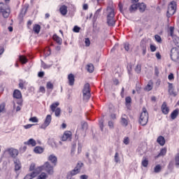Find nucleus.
Listing matches in <instances>:
<instances>
[{
  "label": "nucleus",
  "mask_w": 179,
  "mask_h": 179,
  "mask_svg": "<svg viewBox=\"0 0 179 179\" xmlns=\"http://www.w3.org/2000/svg\"><path fill=\"white\" fill-rule=\"evenodd\" d=\"M40 30H41V27L39 24H35L33 27V31L36 34H38L40 33Z\"/></svg>",
  "instance_id": "obj_24"
},
{
  "label": "nucleus",
  "mask_w": 179,
  "mask_h": 179,
  "mask_svg": "<svg viewBox=\"0 0 179 179\" xmlns=\"http://www.w3.org/2000/svg\"><path fill=\"white\" fill-rule=\"evenodd\" d=\"M157 142L161 146H164L166 143V139H164V137H163V136H159L157 139Z\"/></svg>",
  "instance_id": "obj_17"
},
{
  "label": "nucleus",
  "mask_w": 179,
  "mask_h": 179,
  "mask_svg": "<svg viewBox=\"0 0 179 179\" xmlns=\"http://www.w3.org/2000/svg\"><path fill=\"white\" fill-rule=\"evenodd\" d=\"M100 12H101V8H99V9H98V10L96 11V13H95V14H94V17L99 16V15H100Z\"/></svg>",
  "instance_id": "obj_57"
},
{
  "label": "nucleus",
  "mask_w": 179,
  "mask_h": 179,
  "mask_svg": "<svg viewBox=\"0 0 179 179\" xmlns=\"http://www.w3.org/2000/svg\"><path fill=\"white\" fill-rule=\"evenodd\" d=\"M173 38V41L175 44V45H176V47L179 48V37L178 36H174Z\"/></svg>",
  "instance_id": "obj_30"
},
{
  "label": "nucleus",
  "mask_w": 179,
  "mask_h": 179,
  "mask_svg": "<svg viewBox=\"0 0 179 179\" xmlns=\"http://www.w3.org/2000/svg\"><path fill=\"white\" fill-rule=\"evenodd\" d=\"M68 80L69 85L73 86V85H75V76L72 73L69 74Z\"/></svg>",
  "instance_id": "obj_14"
},
{
  "label": "nucleus",
  "mask_w": 179,
  "mask_h": 179,
  "mask_svg": "<svg viewBox=\"0 0 179 179\" xmlns=\"http://www.w3.org/2000/svg\"><path fill=\"white\" fill-rule=\"evenodd\" d=\"M85 44L86 47L90 46V39H89V38L85 39Z\"/></svg>",
  "instance_id": "obj_46"
},
{
  "label": "nucleus",
  "mask_w": 179,
  "mask_h": 179,
  "mask_svg": "<svg viewBox=\"0 0 179 179\" xmlns=\"http://www.w3.org/2000/svg\"><path fill=\"white\" fill-rule=\"evenodd\" d=\"M0 13L4 17H9V15H10V8H9V6L4 3H0Z\"/></svg>",
  "instance_id": "obj_2"
},
{
  "label": "nucleus",
  "mask_w": 179,
  "mask_h": 179,
  "mask_svg": "<svg viewBox=\"0 0 179 179\" xmlns=\"http://www.w3.org/2000/svg\"><path fill=\"white\" fill-rule=\"evenodd\" d=\"M87 178H89V176H87V175L80 176V179H87Z\"/></svg>",
  "instance_id": "obj_63"
},
{
  "label": "nucleus",
  "mask_w": 179,
  "mask_h": 179,
  "mask_svg": "<svg viewBox=\"0 0 179 179\" xmlns=\"http://www.w3.org/2000/svg\"><path fill=\"white\" fill-rule=\"evenodd\" d=\"M82 167H83V163L78 162L74 169L71 171V176H76V174H79V173H80V169H82Z\"/></svg>",
  "instance_id": "obj_9"
},
{
  "label": "nucleus",
  "mask_w": 179,
  "mask_h": 179,
  "mask_svg": "<svg viewBox=\"0 0 179 179\" xmlns=\"http://www.w3.org/2000/svg\"><path fill=\"white\" fill-rule=\"evenodd\" d=\"M87 70L90 72V73H92L94 71V66H93L92 64H87Z\"/></svg>",
  "instance_id": "obj_28"
},
{
  "label": "nucleus",
  "mask_w": 179,
  "mask_h": 179,
  "mask_svg": "<svg viewBox=\"0 0 179 179\" xmlns=\"http://www.w3.org/2000/svg\"><path fill=\"white\" fill-rule=\"evenodd\" d=\"M53 40H55V41H56V43H57V44H59V45H61V44H62V39L57 35L53 36Z\"/></svg>",
  "instance_id": "obj_26"
},
{
  "label": "nucleus",
  "mask_w": 179,
  "mask_h": 179,
  "mask_svg": "<svg viewBox=\"0 0 179 179\" xmlns=\"http://www.w3.org/2000/svg\"><path fill=\"white\" fill-rule=\"evenodd\" d=\"M125 117H127V115H122L121 122L122 125H124V127H127V125H128V120Z\"/></svg>",
  "instance_id": "obj_22"
},
{
  "label": "nucleus",
  "mask_w": 179,
  "mask_h": 179,
  "mask_svg": "<svg viewBox=\"0 0 179 179\" xmlns=\"http://www.w3.org/2000/svg\"><path fill=\"white\" fill-rule=\"evenodd\" d=\"M13 97L15 99H22V92L19 90H15L13 92Z\"/></svg>",
  "instance_id": "obj_18"
},
{
  "label": "nucleus",
  "mask_w": 179,
  "mask_h": 179,
  "mask_svg": "<svg viewBox=\"0 0 179 179\" xmlns=\"http://www.w3.org/2000/svg\"><path fill=\"white\" fill-rule=\"evenodd\" d=\"M166 153H167V149L166 148H162L157 155V157H159V156H164L166 155Z\"/></svg>",
  "instance_id": "obj_31"
},
{
  "label": "nucleus",
  "mask_w": 179,
  "mask_h": 179,
  "mask_svg": "<svg viewBox=\"0 0 179 179\" xmlns=\"http://www.w3.org/2000/svg\"><path fill=\"white\" fill-rule=\"evenodd\" d=\"M137 5L140 12H145V9H146V4H145L144 3H137Z\"/></svg>",
  "instance_id": "obj_23"
},
{
  "label": "nucleus",
  "mask_w": 179,
  "mask_h": 179,
  "mask_svg": "<svg viewBox=\"0 0 179 179\" xmlns=\"http://www.w3.org/2000/svg\"><path fill=\"white\" fill-rule=\"evenodd\" d=\"M149 164V161L148 159H145L142 161V166L143 167H146Z\"/></svg>",
  "instance_id": "obj_42"
},
{
  "label": "nucleus",
  "mask_w": 179,
  "mask_h": 179,
  "mask_svg": "<svg viewBox=\"0 0 179 179\" xmlns=\"http://www.w3.org/2000/svg\"><path fill=\"white\" fill-rule=\"evenodd\" d=\"M114 16H115V15L114 14V10L111 9L110 12L108 13L107 16V23L108 25L110 27L115 25V20H114Z\"/></svg>",
  "instance_id": "obj_7"
},
{
  "label": "nucleus",
  "mask_w": 179,
  "mask_h": 179,
  "mask_svg": "<svg viewBox=\"0 0 179 179\" xmlns=\"http://www.w3.org/2000/svg\"><path fill=\"white\" fill-rule=\"evenodd\" d=\"M82 152V145L80 143H78V155L80 154Z\"/></svg>",
  "instance_id": "obj_56"
},
{
  "label": "nucleus",
  "mask_w": 179,
  "mask_h": 179,
  "mask_svg": "<svg viewBox=\"0 0 179 179\" xmlns=\"http://www.w3.org/2000/svg\"><path fill=\"white\" fill-rule=\"evenodd\" d=\"M38 76L39 78H43L44 76V72L43 71H40L38 73Z\"/></svg>",
  "instance_id": "obj_61"
},
{
  "label": "nucleus",
  "mask_w": 179,
  "mask_h": 179,
  "mask_svg": "<svg viewBox=\"0 0 179 179\" xmlns=\"http://www.w3.org/2000/svg\"><path fill=\"white\" fill-rule=\"evenodd\" d=\"M20 61L22 64H26L27 62V58L24 56H20Z\"/></svg>",
  "instance_id": "obj_35"
},
{
  "label": "nucleus",
  "mask_w": 179,
  "mask_h": 179,
  "mask_svg": "<svg viewBox=\"0 0 179 179\" xmlns=\"http://www.w3.org/2000/svg\"><path fill=\"white\" fill-rule=\"evenodd\" d=\"M49 162H51L54 166H57V162H58V158L54 155H50L48 157Z\"/></svg>",
  "instance_id": "obj_12"
},
{
  "label": "nucleus",
  "mask_w": 179,
  "mask_h": 179,
  "mask_svg": "<svg viewBox=\"0 0 179 179\" xmlns=\"http://www.w3.org/2000/svg\"><path fill=\"white\" fill-rule=\"evenodd\" d=\"M175 164L176 167H179V153H178L175 157Z\"/></svg>",
  "instance_id": "obj_32"
},
{
  "label": "nucleus",
  "mask_w": 179,
  "mask_h": 179,
  "mask_svg": "<svg viewBox=\"0 0 179 179\" xmlns=\"http://www.w3.org/2000/svg\"><path fill=\"white\" fill-rule=\"evenodd\" d=\"M39 92H41V93H45V88L44 87H40V88H39Z\"/></svg>",
  "instance_id": "obj_55"
},
{
  "label": "nucleus",
  "mask_w": 179,
  "mask_h": 179,
  "mask_svg": "<svg viewBox=\"0 0 179 179\" xmlns=\"http://www.w3.org/2000/svg\"><path fill=\"white\" fill-rule=\"evenodd\" d=\"M173 61L177 62L179 61V57H176V54H173Z\"/></svg>",
  "instance_id": "obj_64"
},
{
  "label": "nucleus",
  "mask_w": 179,
  "mask_h": 179,
  "mask_svg": "<svg viewBox=\"0 0 179 179\" xmlns=\"http://www.w3.org/2000/svg\"><path fill=\"white\" fill-rule=\"evenodd\" d=\"M38 169H41V171L42 170L46 171L48 174H54V166H51V164L48 162H46L42 166Z\"/></svg>",
  "instance_id": "obj_4"
},
{
  "label": "nucleus",
  "mask_w": 179,
  "mask_h": 179,
  "mask_svg": "<svg viewBox=\"0 0 179 179\" xmlns=\"http://www.w3.org/2000/svg\"><path fill=\"white\" fill-rule=\"evenodd\" d=\"M155 173H160L162 171V166L160 165H157L155 169H154Z\"/></svg>",
  "instance_id": "obj_34"
},
{
  "label": "nucleus",
  "mask_w": 179,
  "mask_h": 179,
  "mask_svg": "<svg viewBox=\"0 0 179 179\" xmlns=\"http://www.w3.org/2000/svg\"><path fill=\"white\" fill-rule=\"evenodd\" d=\"M59 12L61 15H62L63 16H65L66 13H68V7L65 5L62 6L59 8Z\"/></svg>",
  "instance_id": "obj_16"
},
{
  "label": "nucleus",
  "mask_w": 179,
  "mask_h": 179,
  "mask_svg": "<svg viewBox=\"0 0 179 179\" xmlns=\"http://www.w3.org/2000/svg\"><path fill=\"white\" fill-rule=\"evenodd\" d=\"M87 127H88L87 122H82V128H83V129H87Z\"/></svg>",
  "instance_id": "obj_50"
},
{
  "label": "nucleus",
  "mask_w": 179,
  "mask_h": 179,
  "mask_svg": "<svg viewBox=\"0 0 179 179\" xmlns=\"http://www.w3.org/2000/svg\"><path fill=\"white\" fill-rule=\"evenodd\" d=\"M137 9H138V3L131 5L129 8V10L130 12H134V10H136Z\"/></svg>",
  "instance_id": "obj_33"
},
{
  "label": "nucleus",
  "mask_w": 179,
  "mask_h": 179,
  "mask_svg": "<svg viewBox=\"0 0 179 179\" xmlns=\"http://www.w3.org/2000/svg\"><path fill=\"white\" fill-rule=\"evenodd\" d=\"M126 101V106H128L129 103H131V101H132V99H131V96H127L125 98Z\"/></svg>",
  "instance_id": "obj_44"
},
{
  "label": "nucleus",
  "mask_w": 179,
  "mask_h": 179,
  "mask_svg": "<svg viewBox=\"0 0 179 179\" xmlns=\"http://www.w3.org/2000/svg\"><path fill=\"white\" fill-rule=\"evenodd\" d=\"M27 145H29L31 146H36V145H37V143H36V141L33 138H30L27 142Z\"/></svg>",
  "instance_id": "obj_27"
},
{
  "label": "nucleus",
  "mask_w": 179,
  "mask_h": 179,
  "mask_svg": "<svg viewBox=\"0 0 179 179\" xmlns=\"http://www.w3.org/2000/svg\"><path fill=\"white\" fill-rule=\"evenodd\" d=\"M71 138H72V132L69 131H66L64 133L62 137V141H68V139L71 141Z\"/></svg>",
  "instance_id": "obj_11"
},
{
  "label": "nucleus",
  "mask_w": 179,
  "mask_h": 179,
  "mask_svg": "<svg viewBox=\"0 0 179 179\" xmlns=\"http://www.w3.org/2000/svg\"><path fill=\"white\" fill-rule=\"evenodd\" d=\"M155 38L157 43H162V37L159 35H155Z\"/></svg>",
  "instance_id": "obj_45"
},
{
  "label": "nucleus",
  "mask_w": 179,
  "mask_h": 179,
  "mask_svg": "<svg viewBox=\"0 0 179 179\" xmlns=\"http://www.w3.org/2000/svg\"><path fill=\"white\" fill-rule=\"evenodd\" d=\"M162 111L163 114L167 115L169 114L170 109L169 107H167V103L166 102H164L162 106Z\"/></svg>",
  "instance_id": "obj_15"
},
{
  "label": "nucleus",
  "mask_w": 179,
  "mask_h": 179,
  "mask_svg": "<svg viewBox=\"0 0 179 179\" xmlns=\"http://www.w3.org/2000/svg\"><path fill=\"white\" fill-rule=\"evenodd\" d=\"M83 9L84 10H87V9H89V6L87 4H84L83 6Z\"/></svg>",
  "instance_id": "obj_60"
},
{
  "label": "nucleus",
  "mask_w": 179,
  "mask_h": 179,
  "mask_svg": "<svg viewBox=\"0 0 179 179\" xmlns=\"http://www.w3.org/2000/svg\"><path fill=\"white\" fill-rule=\"evenodd\" d=\"M169 80H174V74L173 73H171L168 76Z\"/></svg>",
  "instance_id": "obj_52"
},
{
  "label": "nucleus",
  "mask_w": 179,
  "mask_h": 179,
  "mask_svg": "<svg viewBox=\"0 0 179 179\" xmlns=\"http://www.w3.org/2000/svg\"><path fill=\"white\" fill-rule=\"evenodd\" d=\"M119 155L118 152H116L115 155V162L116 163H118V162H120V158L118 157Z\"/></svg>",
  "instance_id": "obj_53"
},
{
  "label": "nucleus",
  "mask_w": 179,
  "mask_h": 179,
  "mask_svg": "<svg viewBox=\"0 0 179 179\" xmlns=\"http://www.w3.org/2000/svg\"><path fill=\"white\" fill-rule=\"evenodd\" d=\"M51 115H48L45 117V120L44 121V123L41 126V129H45L50 124H51Z\"/></svg>",
  "instance_id": "obj_10"
},
{
  "label": "nucleus",
  "mask_w": 179,
  "mask_h": 179,
  "mask_svg": "<svg viewBox=\"0 0 179 179\" xmlns=\"http://www.w3.org/2000/svg\"><path fill=\"white\" fill-rule=\"evenodd\" d=\"M76 150V145H73V148H71V156H74Z\"/></svg>",
  "instance_id": "obj_48"
},
{
  "label": "nucleus",
  "mask_w": 179,
  "mask_h": 179,
  "mask_svg": "<svg viewBox=\"0 0 179 179\" xmlns=\"http://www.w3.org/2000/svg\"><path fill=\"white\" fill-rule=\"evenodd\" d=\"M150 51L152 52H155V51H156V50H157V48L155 46V45H150Z\"/></svg>",
  "instance_id": "obj_51"
},
{
  "label": "nucleus",
  "mask_w": 179,
  "mask_h": 179,
  "mask_svg": "<svg viewBox=\"0 0 179 179\" xmlns=\"http://www.w3.org/2000/svg\"><path fill=\"white\" fill-rule=\"evenodd\" d=\"M36 170H37V169H36V164H34V163L31 164L30 167H29V171H36Z\"/></svg>",
  "instance_id": "obj_40"
},
{
  "label": "nucleus",
  "mask_w": 179,
  "mask_h": 179,
  "mask_svg": "<svg viewBox=\"0 0 179 179\" xmlns=\"http://www.w3.org/2000/svg\"><path fill=\"white\" fill-rule=\"evenodd\" d=\"M83 100L87 101L90 99V85L86 83L83 90Z\"/></svg>",
  "instance_id": "obj_5"
},
{
  "label": "nucleus",
  "mask_w": 179,
  "mask_h": 179,
  "mask_svg": "<svg viewBox=\"0 0 179 179\" xmlns=\"http://www.w3.org/2000/svg\"><path fill=\"white\" fill-rule=\"evenodd\" d=\"M141 69H142V66H141V64H137L135 69V71L136 72V73H141Z\"/></svg>",
  "instance_id": "obj_39"
},
{
  "label": "nucleus",
  "mask_w": 179,
  "mask_h": 179,
  "mask_svg": "<svg viewBox=\"0 0 179 179\" xmlns=\"http://www.w3.org/2000/svg\"><path fill=\"white\" fill-rule=\"evenodd\" d=\"M41 172V168H36V169L33 171L31 174H27L24 179H33L34 177H37L38 174Z\"/></svg>",
  "instance_id": "obj_8"
},
{
  "label": "nucleus",
  "mask_w": 179,
  "mask_h": 179,
  "mask_svg": "<svg viewBox=\"0 0 179 179\" xmlns=\"http://www.w3.org/2000/svg\"><path fill=\"white\" fill-rule=\"evenodd\" d=\"M178 113H179V110L178 109H176L174 110L171 114V118L172 120H176L177 118V117L178 116Z\"/></svg>",
  "instance_id": "obj_21"
},
{
  "label": "nucleus",
  "mask_w": 179,
  "mask_h": 179,
  "mask_svg": "<svg viewBox=\"0 0 179 179\" xmlns=\"http://www.w3.org/2000/svg\"><path fill=\"white\" fill-rule=\"evenodd\" d=\"M73 31H74V33H79V31H80V27L75 26L73 29Z\"/></svg>",
  "instance_id": "obj_47"
},
{
  "label": "nucleus",
  "mask_w": 179,
  "mask_h": 179,
  "mask_svg": "<svg viewBox=\"0 0 179 179\" xmlns=\"http://www.w3.org/2000/svg\"><path fill=\"white\" fill-rule=\"evenodd\" d=\"M177 9V3L176 1H171L169 6L166 16L167 17H171L174 13H176V10Z\"/></svg>",
  "instance_id": "obj_3"
},
{
  "label": "nucleus",
  "mask_w": 179,
  "mask_h": 179,
  "mask_svg": "<svg viewBox=\"0 0 179 179\" xmlns=\"http://www.w3.org/2000/svg\"><path fill=\"white\" fill-rule=\"evenodd\" d=\"M139 124L143 127H145L148 122L149 121V113H148V110H146V108H143V112L141 113L139 118Z\"/></svg>",
  "instance_id": "obj_1"
},
{
  "label": "nucleus",
  "mask_w": 179,
  "mask_h": 179,
  "mask_svg": "<svg viewBox=\"0 0 179 179\" xmlns=\"http://www.w3.org/2000/svg\"><path fill=\"white\" fill-rule=\"evenodd\" d=\"M33 126V124H27L25 126H24V127L25 128V129H29V128H31Z\"/></svg>",
  "instance_id": "obj_62"
},
{
  "label": "nucleus",
  "mask_w": 179,
  "mask_h": 179,
  "mask_svg": "<svg viewBox=\"0 0 179 179\" xmlns=\"http://www.w3.org/2000/svg\"><path fill=\"white\" fill-rule=\"evenodd\" d=\"M3 110H5V104L2 103L0 105V113H3Z\"/></svg>",
  "instance_id": "obj_54"
},
{
  "label": "nucleus",
  "mask_w": 179,
  "mask_h": 179,
  "mask_svg": "<svg viewBox=\"0 0 179 179\" xmlns=\"http://www.w3.org/2000/svg\"><path fill=\"white\" fill-rule=\"evenodd\" d=\"M15 171H19L20 169H22V164H20V162L17 159H16L15 162Z\"/></svg>",
  "instance_id": "obj_20"
},
{
  "label": "nucleus",
  "mask_w": 179,
  "mask_h": 179,
  "mask_svg": "<svg viewBox=\"0 0 179 179\" xmlns=\"http://www.w3.org/2000/svg\"><path fill=\"white\" fill-rule=\"evenodd\" d=\"M58 106H59V102H55L50 105V110L55 113V117L61 115V108H58Z\"/></svg>",
  "instance_id": "obj_6"
},
{
  "label": "nucleus",
  "mask_w": 179,
  "mask_h": 179,
  "mask_svg": "<svg viewBox=\"0 0 179 179\" xmlns=\"http://www.w3.org/2000/svg\"><path fill=\"white\" fill-rule=\"evenodd\" d=\"M169 30H170V36H171V37H172V38L176 37V36L174 35V27H171L169 28Z\"/></svg>",
  "instance_id": "obj_37"
},
{
  "label": "nucleus",
  "mask_w": 179,
  "mask_h": 179,
  "mask_svg": "<svg viewBox=\"0 0 179 179\" xmlns=\"http://www.w3.org/2000/svg\"><path fill=\"white\" fill-rule=\"evenodd\" d=\"M140 47L143 49V48H146V41H145V39H143L141 41L140 43Z\"/></svg>",
  "instance_id": "obj_38"
},
{
  "label": "nucleus",
  "mask_w": 179,
  "mask_h": 179,
  "mask_svg": "<svg viewBox=\"0 0 179 179\" xmlns=\"http://www.w3.org/2000/svg\"><path fill=\"white\" fill-rule=\"evenodd\" d=\"M108 127H109L110 129L114 128V123H113L112 121H109V122H108Z\"/></svg>",
  "instance_id": "obj_58"
},
{
  "label": "nucleus",
  "mask_w": 179,
  "mask_h": 179,
  "mask_svg": "<svg viewBox=\"0 0 179 179\" xmlns=\"http://www.w3.org/2000/svg\"><path fill=\"white\" fill-rule=\"evenodd\" d=\"M29 121H30L31 122H38V119L37 118V117H32L29 118Z\"/></svg>",
  "instance_id": "obj_43"
},
{
  "label": "nucleus",
  "mask_w": 179,
  "mask_h": 179,
  "mask_svg": "<svg viewBox=\"0 0 179 179\" xmlns=\"http://www.w3.org/2000/svg\"><path fill=\"white\" fill-rule=\"evenodd\" d=\"M169 85V93L171 96H176V93H174V87L173 86V83H168Z\"/></svg>",
  "instance_id": "obj_19"
},
{
  "label": "nucleus",
  "mask_w": 179,
  "mask_h": 179,
  "mask_svg": "<svg viewBox=\"0 0 179 179\" xmlns=\"http://www.w3.org/2000/svg\"><path fill=\"white\" fill-rule=\"evenodd\" d=\"M8 152L11 157H16L19 155V151L16 149L10 148L8 150Z\"/></svg>",
  "instance_id": "obj_13"
},
{
  "label": "nucleus",
  "mask_w": 179,
  "mask_h": 179,
  "mask_svg": "<svg viewBox=\"0 0 179 179\" xmlns=\"http://www.w3.org/2000/svg\"><path fill=\"white\" fill-rule=\"evenodd\" d=\"M46 87L48 90H52L54 89V85L51 82H48L46 84Z\"/></svg>",
  "instance_id": "obj_36"
},
{
  "label": "nucleus",
  "mask_w": 179,
  "mask_h": 179,
  "mask_svg": "<svg viewBox=\"0 0 179 179\" xmlns=\"http://www.w3.org/2000/svg\"><path fill=\"white\" fill-rule=\"evenodd\" d=\"M152 89H153V83H152L151 81H149L148 84L144 88V90H145L147 92H150Z\"/></svg>",
  "instance_id": "obj_25"
},
{
  "label": "nucleus",
  "mask_w": 179,
  "mask_h": 179,
  "mask_svg": "<svg viewBox=\"0 0 179 179\" xmlns=\"http://www.w3.org/2000/svg\"><path fill=\"white\" fill-rule=\"evenodd\" d=\"M124 49L126 50V51H129V43L124 44Z\"/></svg>",
  "instance_id": "obj_59"
},
{
  "label": "nucleus",
  "mask_w": 179,
  "mask_h": 179,
  "mask_svg": "<svg viewBox=\"0 0 179 179\" xmlns=\"http://www.w3.org/2000/svg\"><path fill=\"white\" fill-rule=\"evenodd\" d=\"M46 178H47V173H42L37 178V179H46Z\"/></svg>",
  "instance_id": "obj_41"
},
{
  "label": "nucleus",
  "mask_w": 179,
  "mask_h": 179,
  "mask_svg": "<svg viewBox=\"0 0 179 179\" xmlns=\"http://www.w3.org/2000/svg\"><path fill=\"white\" fill-rule=\"evenodd\" d=\"M34 152L35 153H43V152H44V150H43V148L37 146L34 148Z\"/></svg>",
  "instance_id": "obj_29"
},
{
  "label": "nucleus",
  "mask_w": 179,
  "mask_h": 179,
  "mask_svg": "<svg viewBox=\"0 0 179 179\" xmlns=\"http://www.w3.org/2000/svg\"><path fill=\"white\" fill-rule=\"evenodd\" d=\"M124 145H129V138L125 137L123 141Z\"/></svg>",
  "instance_id": "obj_49"
}]
</instances>
